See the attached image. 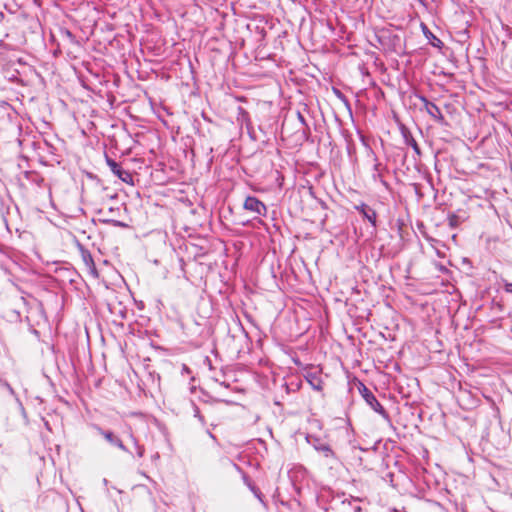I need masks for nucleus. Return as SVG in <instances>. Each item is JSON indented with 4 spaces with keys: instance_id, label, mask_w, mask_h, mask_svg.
I'll return each mask as SVG.
<instances>
[{
    "instance_id": "f257e3e1",
    "label": "nucleus",
    "mask_w": 512,
    "mask_h": 512,
    "mask_svg": "<svg viewBox=\"0 0 512 512\" xmlns=\"http://www.w3.org/2000/svg\"><path fill=\"white\" fill-rule=\"evenodd\" d=\"M396 394L389 392V399L398 403H403V407L410 411L412 417L416 416L422 419L423 410L421 405L425 400V395L421 386H393Z\"/></svg>"
},
{
    "instance_id": "f03ea898",
    "label": "nucleus",
    "mask_w": 512,
    "mask_h": 512,
    "mask_svg": "<svg viewBox=\"0 0 512 512\" xmlns=\"http://www.w3.org/2000/svg\"><path fill=\"white\" fill-rule=\"evenodd\" d=\"M359 389V393L365 400V402L373 409L376 413H378L385 421H390V416L380 400H386V390H388L389 386H373L374 391H372L368 386H357Z\"/></svg>"
},
{
    "instance_id": "7ed1b4c3",
    "label": "nucleus",
    "mask_w": 512,
    "mask_h": 512,
    "mask_svg": "<svg viewBox=\"0 0 512 512\" xmlns=\"http://www.w3.org/2000/svg\"><path fill=\"white\" fill-rule=\"evenodd\" d=\"M376 37L385 51L395 53L397 55L404 53L405 43L399 34L390 30H382Z\"/></svg>"
},
{
    "instance_id": "20e7f679",
    "label": "nucleus",
    "mask_w": 512,
    "mask_h": 512,
    "mask_svg": "<svg viewBox=\"0 0 512 512\" xmlns=\"http://www.w3.org/2000/svg\"><path fill=\"white\" fill-rule=\"evenodd\" d=\"M458 387V393H457V401L459 404L463 407H466L468 409L473 408L477 405L478 399L476 395L472 392L471 389H468V386H462L459 385ZM469 388H473L476 391H479V386H469Z\"/></svg>"
},
{
    "instance_id": "39448f33",
    "label": "nucleus",
    "mask_w": 512,
    "mask_h": 512,
    "mask_svg": "<svg viewBox=\"0 0 512 512\" xmlns=\"http://www.w3.org/2000/svg\"><path fill=\"white\" fill-rule=\"evenodd\" d=\"M243 207L245 210L255 213L258 216H265L267 213L266 205L255 196H247Z\"/></svg>"
},
{
    "instance_id": "423d86ee",
    "label": "nucleus",
    "mask_w": 512,
    "mask_h": 512,
    "mask_svg": "<svg viewBox=\"0 0 512 512\" xmlns=\"http://www.w3.org/2000/svg\"><path fill=\"white\" fill-rule=\"evenodd\" d=\"M105 159L107 165L110 167L111 171L115 176H117L120 180L125 183H129L132 181V175L129 171H126L122 168L121 164L116 162L114 159L105 154Z\"/></svg>"
},
{
    "instance_id": "0eeeda50",
    "label": "nucleus",
    "mask_w": 512,
    "mask_h": 512,
    "mask_svg": "<svg viewBox=\"0 0 512 512\" xmlns=\"http://www.w3.org/2000/svg\"><path fill=\"white\" fill-rule=\"evenodd\" d=\"M400 133L402 135V138H403V141L404 143L407 145V146H410L413 151L415 152V154L420 157L422 152H421V149L417 143V141L415 140V138L413 137L410 129L405 126L404 124H401L400 127Z\"/></svg>"
},
{
    "instance_id": "6e6552de",
    "label": "nucleus",
    "mask_w": 512,
    "mask_h": 512,
    "mask_svg": "<svg viewBox=\"0 0 512 512\" xmlns=\"http://www.w3.org/2000/svg\"><path fill=\"white\" fill-rule=\"evenodd\" d=\"M419 99L424 103L426 112L434 118L437 122L443 123L444 116L440 108L433 102L429 101L425 96H420Z\"/></svg>"
},
{
    "instance_id": "1a4fd4ad",
    "label": "nucleus",
    "mask_w": 512,
    "mask_h": 512,
    "mask_svg": "<svg viewBox=\"0 0 512 512\" xmlns=\"http://www.w3.org/2000/svg\"><path fill=\"white\" fill-rule=\"evenodd\" d=\"M355 209L363 216L364 219L369 221L371 225L376 228L377 226V213L376 211L365 203L355 206Z\"/></svg>"
},
{
    "instance_id": "9d476101",
    "label": "nucleus",
    "mask_w": 512,
    "mask_h": 512,
    "mask_svg": "<svg viewBox=\"0 0 512 512\" xmlns=\"http://www.w3.org/2000/svg\"><path fill=\"white\" fill-rule=\"evenodd\" d=\"M420 26L423 35L429 41V44L435 48L442 49L444 46L443 41L439 39L436 35H434L425 23H421Z\"/></svg>"
},
{
    "instance_id": "9b49d317",
    "label": "nucleus",
    "mask_w": 512,
    "mask_h": 512,
    "mask_svg": "<svg viewBox=\"0 0 512 512\" xmlns=\"http://www.w3.org/2000/svg\"><path fill=\"white\" fill-rule=\"evenodd\" d=\"M80 253L81 258L87 269H89L90 272L93 273L94 275H97V269L90 251L84 248L82 245H80Z\"/></svg>"
},
{
    "instance_id": "f8f14e48",
    "label": "nucleus",
    "mask_w": 512,
    "mask_h": 512,
    "mask_svg": "<svg viewBox=\"0 0 512 512\" xmlns=\"http://www.w3.org/2000/svg\"><path fill=\"white\" fill-rule=\"evenodd\" d=\"M100 433L111 445L116 446L123 451H127V448L123 444L122 440L119 437H117L113 432L100 429Z\"/></svg>"
},
{
    "instance_id": "ddd939ff",
    "label": "nucleus",
    "mask_w": 512,
    "mask_h": 512,
    "mask_svg": "<svg viewBox=\"0 0 512 512\" xmlns=\"http://www.w3.org/2000/svg\"><path fill=\"white\" fill-rule=\"evenodd\" d=\"M313 447L315 448V450H317L318 452H321L323 453V455L326 457V458H333L335 457V453L334 451L332 450V448L330 447V445L328 443H325L323 441H321L320 439L316 438L314 443H313Z\"/></svg>"
},
{
    "instance_id": "4468645a",
    "label": "nucleus",
    "mask_w": 512,
    "mask_h": 512,
    "mask_svg": "<svg viewBox=\"0 0 512 512\" xmlns=\"http://www.w3.org/2000/svg\"><path fill=\"white\" fill-rule=\"evenodd\" d=\"M464 220L465 218L463 216L457 215L455 213L448 215V223L452 229L457 228Z\"/></svg>"
},
{
    "instance_id": "2eb2a0df",
    "label": "nucleus",
    "mask_w": 512,
    "mask_h": 512,
    "mask_svg": "<svg viewBox=\"0 0 512 512\" xmlns=\"http://www.w3.org/2000/svg\"><path fill=\"white\" fill-rule=\"evenodd\" d=\"M238 119H241V121L245 123L248 131L250 132L251 120L249 117V113L242 107L238 108Z\"/></svg>"
},
{
    "instance_id": "dca6fc26",
    "label": "nucleus",
    "mask_w": 512,
    "mask_h": 512,
    "mask_svg": "<svg viewBox=\"0 0 512 512\" xmlns=\"http://www.w3.org/2000/svg\"><path fill=\"white\" fill-rule=\"evenodd\" d=\"M341 502H342V504L347 503L348 505H350L354 512H361V510H362V508L359 504V502H360L359 498H351V499L345 498Z\"/></svg>"
},
{
    "instance_id": "f3484780",
    "label": "nucleus",
    "mask_w": 512,
    "mask_h": 512,
    "mask_svg": "<svg viewBox=\"0 0 512 512\" xmlns=\"http://www.w3.org/2000/svg\"><path fill=\"white\" fill-rule=\"evenodd\" d=\"M103 223L105 224H110L114 227H119V228H128V224L122 222V221H119V220H114V219H103L102 220Z\"/></svg>"
},
{
    "instance_id": "a211bd4d",
    "label": "nucleus",
    "mask_w": 512,
    "mask_h": 512,
    "mask_svg": "<svg viewBox=\"0 0 512 512\" xmlns=\"http://www.w3.org/2000/svg\"><path fill=\"white\" fill-rule=\"evenodd\" d=\"M249 488L250 490L253 492V494L255 495V497L261 502V503H264V496L262 494V492L259 490V488H257L256 486L254 485H250L249 484Z\"/></svg>"
},
{
    "instance_id": "6ab92c4d",
    "label": "nucleus",
    "mask_w": 512,
    "mask_h": 512,
    "mask_svg": "<svg viewBox=\"0 0 512 512\" xmlns=\"http://www.w3.org/2000/svg\"><path fill=\"white\" fill-rule=\"evenodd\" d=\"M372 177L374 181H379L385 188L389 187L387 181L384 180L382 173H373Z\"/></svg>"
},
{
    "instance_id": "aec40b11",
    "label": "nucleus",
    "mask_w": 512,
    "mask_h": 512,
    "mask_svg": "<svg viewBox=\"0 0 512 512\" xmlns=\"http://www.w3.org/2000/svg\"><path fill=\"white\" fill-rule=\"evenodd\" d=\"M316 373L317 371L315 370L314 372H308L305 375V379L307 380L308 384H314V381L316 380Z\"/></svg>"
},
{
    "instance_id": "412c9836",
    "label": "nucleus",
    "mask_w": 512,
    "mask_h": 512,
    "mask_svg": "<svg viewBox=\"0 0 512 512\" xmlns=\"http://www.w3.org/2000/svg\"><path fill=\"white\" fill-rule=\"evenodd\" d=\"M334 93H335V95H336V96H337L341 101H343L346 105H348V104H349V101H348L347 97H346V96H345V95H344L340 90H338V89H335V88H334Z\"/></svg>"
},
{
    "instance_id": "4be33fe9",
    "label": "nucleus",
    "mask_w": 512,
    "mask_h": 512,
    "mask_svg": "<svg viewBox=\"0 0 512 512\" xmlns=\"http://www.w3.org/2000/svg\"><path fill=\"white\" fill-rule=\"evenodd\" d=\"M0 345H1L2 352L4 353V355L7 356V357H10L11 356L10 355V351H9V349H8L4 339L1 338V337H0Z\"/></svg>"
},
{
    "instance_id": "5701e85b",
    "label": "nucleus",
    "mask_w": 512,
    "mask_h": 512,
    "mask_svg": "<svg viewBox=\"0 0 512 512\" xmlns=\"http://www.w3.org/2000/svg\"><path fill=\"white\" fill-rule=\"evenodd\" d=\"M134 445H135V448H136L137 455L139 457H142L144 455V451H145L144 447L140 446L135 439H134Z\"/></svg>"
},
{
    "instance_id": "b1692460",
    "label": "nucleus",
    "mask_w": 512,
    "mask_h": 512,
    "mask_svg": "<svg viewBox=\"0 0 512 512\" xmlns=\"http://www.w3.org/2000/svg\"><path fill=\"white\" fill-rule=\"evenodd\" d=\"M286 394H289L290 392H296L301 386H290V385H287V386H281Z\"/></svg>"
},
{
    "instance_id": "393cba45",
    "label": "nucleus",
    "mask_w": 512,
    "mask_h": 512,
    "mask_svg": "<svg viewBox=\"0 0 512 512\" xmlns=\"http://www.w3.org/2000/svg\"><path fill=\"white\" fill-rule=\"evenodd\" d=\"M297 118H298V120L300 121V123H301L303 126H305L306 128H308V129H309V127H308V124H307V122H306L305 117H304V116H303V114H302L301 112H299V111L297 112Z\"/></svg>"
},
{
    "instance_id": "a878e982",
    "label": "nucleus",
    "mask_w": 512,
    "mask_h": 512,
    "mask_svg": "<svg viewBox=\"0 0 512 512\" xmlns=\"http://www.w3.org/2000/svg\"><path fill=\"white\" fill-rule=\"evenodd\" d=\"M503 283L505 292L512 294V283L508 282L507 280H503Z\"/></svg>"
},
{
    "instance_id": "bb28decb",
    "label": "nucleus",
    "mask_w": 512,
    "mask_h": 512,
    "mask_svg": "<svg viewBox=\"0 0 512 512\" xmlns=\"http://www.w3.org/2000/svg\"><path fill=\"white\" fill-rule=\"evenodd\" d=\"M374 173H381L383 170L382 164L380 162H376L373 167Z\"/></svg>"
},
{
    "instance_id": "cd10ccee",
    "label": "nucleus",
    "mask_w": 512,
    "mask_h": 512,
    "mask_svg": "<svg viewBox=\"0 0 512 512\" xmlns=\"http://www.w3.org/2000/svg\"><path fill=\"white\" fill-rule=\"evenodd\" d=\"M181 374L182 375H184V374L190 375L191 374L190 368L187 365L182 364V366H181Z\"/></svg>"
},
{
    "instance_id": "c85d7f7f",
    "label": "nucleus",
    "mask_w": 512,
    "mask_h": 512,
    "mask_svg": "<svg viewBox=\"0 0 512 512\" xmlns=\"http://www.w3.org/2000/svg\"><path fill=\"white\" fill-rule=\"evenodd\" d=\"M64 33L70 39V41H72V42L75 41V36H74V34L71 31L66 29L64 31Z\"/></svg>"
},
{
    "instance_id": "c756f323",
    "label": "nucleus",
    "mask_w": 512,
    "mask_h": 512,
    "mask_svg": "<svg viewBox=\"0 0 512 512\" xmlns=\"http://www.w3.org/2000/svg\"><path fill=\"white\" fill-rule=\"evenodd\" d=\"M312 388H313L315 391L320 392V391H322L323 386H312Z\"/></svg>"
},
{
    "instance_id": "7c9ffc66",
    "label": "nucleus",
    "mask_w": 512,
    "mask_h": 512,
    "mask_svg": "<svg viewBox=\"0 0 512 512\" xmlns=\"http://www.w3.org/2000/svg\"><path fill=\"white\" fill-rule=\"evenodd\" d=\"M352 384H359V385H362L363 383L360 382L359 380L355 379L354 382Z\"/></svg>"
},
{
    "instance_id": "2f4dec72",
    "label": "nucleus",
    "mask_w": 512,
    "mask_h": 512,
    "mask_svg": "<svg viewBox=\"0 0 512 512\" xmlns=\"http://www.w3.org/2000/svg\"><path fill=\"white\" fill-rule=\"evenodd\" d=\"M31 174H34V172H28V171H27V172H25V176H26V178H29V175H31Z\"/></svg>"
},
{
    "instance_id": "473e14b6",
    "label": "nucleus",
    "mask_w": 512,
    "mask_h": 512,
    "mask_svg": "<svg viewBox=\"0 0 512 512\" xmlns=\"http://www.w3.org/2000/svg\"><path fill=\"white\" fill-rule=\"evenodd\" d=\"M275 405H281V402L279 400H274Z\"/></svg>"
},
{
    "instance_id": "72a5a7b5",
    "label": "nucleus",
    "mask_w": 512,
    "mask_h": 512,
    "mask_svg": "<svg viewBox=\"0 0 512 512\" xmlns=\"http://www.w3.org/2000/svg\"><path fill=\"white\" fill-rule=\"evenodd\" d=\"M5 17L3 12H0V19L2 20Z\"/></svg>"
},
{
    "instance_id": "f704fd0d",
    "label": "nucleus",
    "mask_w": 512,
    "mask_h": 512,
    "mask_svg": "<svg viewBox=\"0 0 512 512\" xmlns=\"http://www.w3.org/2000/svg\"><path fill=\"white\" fill-rule=\"evenodd\" d=\"M199 413V409L197 406H195V415H197Z\"/></svg>"
},
{
    "instance_id": "c9c22d12",
    "label": "nucleus",
    "mask_w": 512,
    "mask_h": 512,
    "mask_svg": "<svg viewBox=\"0 0 512 512\" xmlns=\"http://www.w3.org/2000/svg\"><path fill=\"white\" fill-rule=\"evenodd\" d=\"M6 387L9 389V391H10V392H13V390H12V386L7 385Z\"/></svg>"
},
{
    "instance_id": "e433bc0d",
    "label": "nucleus",
    "mask_w": 512,
    "mask_h": 512,
    "mask_svg": "<svg viewBox=\"0 0 512 512\" xmlns=\"http://www.w3.org/2000/svg\"><path fill=\"white\" fill-rule=\"evenodd\" d=\"M159 458V454L156 453L154 456H153V459H158Z\"/></svg>"
},
{
    "instance_id": "4c0bfd02",
    "label": "nucleus",
    "mask_w": 512,
    "mask_h": 512,
    "mask_svg": "<svg viewBox=\"0 0 512 512\" xmlns=\"http://www.w3.org/2000/svg\"><path fill=\"white\" fill-rule=\"evenodd\" d=\"M103 483H104L105 485H107L108 480H107L106 478H104V479H103Z\"/></svg>"
},
{
    "instance_id": "58836bf2",
    "label": "nucleus",
    "mask_w": 512,
    "mask_h": 512,
    "mask_svg": "<svg viewBox=\"0 0 512 512\" xmlns=\"http://www.w3.org/2000/svg\"><path fill=\"white\" fill-rule=\"evenodd\" d=\"M196 389V386H191V391L194 392Z\"/></svg>"
},
{
    "instance_id": "ea45409f",
    "label": "nucleus",
    "mask_w": 512,
    "mask_h": 512,
    "mask_svg": "<svg viewBox=\"0 0 512 512\" xmlns=\"http://www.w3.org/2000/svg\"><path fill=\"white\" fill-rule=\"evenodd\" d=\"M190 381H195V377H194V376H191V377H190Z\"/></svg>"
},
{
    "instance_id": "a19ab883",
    "label": "nucleus",
    "mask_w": 512,
    "mask_h": 512,
    "mask_svg": "<svg viewBox=\"0 0 512 512\" xmlns=\"http://www.w3.org/2000/svg\"><path fill=\"white\" fill-rule=\"evenodd\" d=\"M113 211H114L113 208H109V210H108L109 213H112Z\"/></svg>"
},
{
    "instance_id": "79ce46f5",
    "label": "nucleus",
    "mask_w": 512,
    "mask_h": 512,
    "mask_svg": "<svg viewBox=\"0 0 512 512\" xmlns=\"http://www.w3.org/2000/svg\"><path fill=\"white\" fill-rule=\"evenodd\" d=\"M226 403H234L233 401H230V400H224Z\"/></svg>"
},
{
    "instance_id": "37998d69",
    "label": "nucleus",
    "mask_w": 512,
    "mask_h": 512,
    "mask_svg": "<svg viewBox=\"0 0 512 512\" xmlns=\"http://www.w3.org/2000/svg\"><path fill=\"white\" fill-rule=\"evenodd\" d=\"M418 1H419L420 3H422V2H423V0H418Z\"/></svg>"
}]
</instances>
